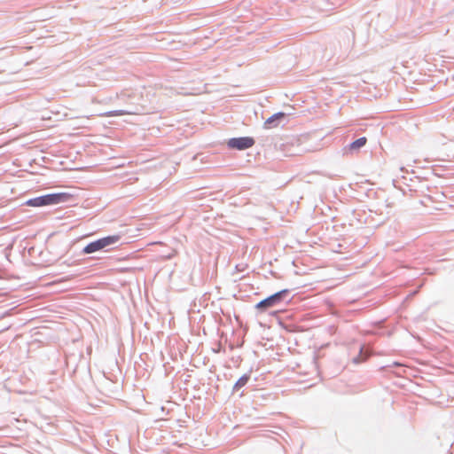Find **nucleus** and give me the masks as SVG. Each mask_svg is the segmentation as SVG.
Segmentation results:
<instances>
[{
  "label": "nucleus",
  "instance_id": "3",
  "mask_svg": "<svg viewBox=\"0 0 454 454\" xmlns=\"http://www.w3.org/2000/svg\"><path fill=\"white\" fill-rule=\"evenodd\" d=\"M287 294V290L279 291L268 298L261 301L255 305V309L260 312H264L268 309L272 308L278 304L283 299L284 295Z\"/></svg>",
  "mask_w": 454,
  "mask_h": 454
},
{
  "label": "nucleus",
  "instance_id": "4",
  "mask_svg": "<svg viewBox=\"0 0 454 454\" xmlns=\"http://www.w3.org/2000/svg\"><path fill=\"white\" fill-rule=\"evenodd\" d=\"M254 140L249 137L231 138L228 141V146L232 149L245 150L252 147Z\"/></svg>",
  "mask_w": 454,
  "mask_h": 454
},
{
  "label": "nucleus",
  "instance_id": "2",
  "mask_svg": "<svg viewBox=\"0 0 454 454\" xmlns=\"http://www.w3.org/2000/svg\"><path fill=\"white\" fill-rule=\"evenodd\" d=\"M120 239H121V236L118 234L101 238L98 240L89 243L83 248V253L84 254H92L97 251L104 250L109 247L114 246L115 244H117L120 241Z\"/></svg>",
  "mask_w": 454,
  "mask_h": 454
},
{
  "label": "nucleus",
  "instance_id": "1",
  "mask_svg": "<svg viewBox=\"0 0 454 454\" xmlns=\"http://www.w3.org/2000/svg\"><path fill=\"white\" fill-rule=\"evenodd\" d=\"M71 194L67 192L51 193L37 198L28 200L26 202L27 206L29 207H43L48 205H55L63 202H67L71 199Z\"/></svg>",
  "mask_w": 454,
  "mask_h": 454
},
{
  "label": "nucleus",
  "instance_id": "8",
  "mask_svg": "<svg viewBox=\"0 0 454 454\" xmlns=\"http://www.w3.org/2000/svg\"><path fill=\"white\" fill-rule=\"evenodd\" d=\"M250 379V376L249 374H244L243 376H241L238 381L235 383L233 388L234 390H239V388H241L242 387H244L247 381L249 380Z\"/></svg>",
  "mask_w": 454,
  "mask_h": 454
},
{
  "label": "nucleus",
  "instance_id": "5",
  "mask_svg": "<svg viewBox=\"0 0 454 454\" xmlns=\"http://www.w3.org/2000/svg\"><path fill=\"white\" fill-rule=\"evenodd\" d=\"M136 111H123V110H116V111H110L104 114H100L99 116L102 117H113V116H121L125 114H136Z\"/></svg>",
  "mask_w": 454,
  "mask_h": 454
},
{
  "label": "nucleus",
  "instance_id": "7",
  "mask_svg": "<svg viewBox=\"0 0 454 454\" xmlns=\"http://www.w3.org/2000/svg\"><path fill=\"white\" fill-rule=\"evenodd\" d=\"M366 142H367L366 137H360L349 145V149L350 150H358L359 148L363 147L366 144Z\"/></svg>",
  "mask_w": 454,
  "mask_h": 454
},
{
  "label": "nucleus",
  "instance_id": "6",
  "mask_svg": "<svg viewBox=\"0 0 454 454\" xmlns=\"http://www.w3.org/2000/svg\"><path fill=\"white\" fill-rule=\"evenodd\" d=\"M285 116V114L284 113H278V114H273L272 116H270V118H268L265 122H264V125L267 129H270L272 128L274 125L273 122L276 121H279L281 119H283Z\"/></svg>",
  "mask_w": 454,
  "mask_h": 454
}]
</instances>
